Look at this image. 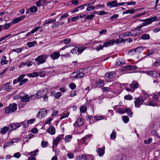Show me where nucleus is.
Returning a JSON list of instances; mask_svg holds the SVG:
<instances>
[{
    "mask_svg": "<svg viewBox=\"0 0 160 160\" xmlns=\"http://www.w3.org/2000/svg\"><path fill=\"white\" fill-rule=\"evenodd\" d=\"M17 109V105L15 103L10 104L8 107L6 108L5 109V112L7 113H12L15 112Z\"/></svg>",
    "mask_w": 160,
    "mask_h": 160,
    "instance_id": "1",
    "label": "nucleus"
},
{
    "mask_svg": "<svg viewBox=\"0 0 160 160\" xmlns=\"http://www.w3.org/2000/svg\"><path fill=\"white\" fill-rule=\"evenodd\" d=\"M159 100H158V97L156 94L153 95L152 99L149 100L147 102V104L149 106L153 107L157 106Z\"/></svg>",
    "mask_w": 160,
    "mask_h": 160,
    "instance_id": "2",
    "label": "nucleus"
},
{
    "mask_svg": "<svg viewBox=\"0 0 160 160\" xmlns=\"http://www.w3.org/2000/svg\"><path fill=\"white\" fill-rule=\"evenodd\" d=\"M157 19V17H155L151 18L145 19L144 22H145L142 23L140 25L139 28H142L144 26H147L151 23L152 22L155 21Z\"/></svg>",
    "mask_w": 160,
    "mask_h": 160,
    "instance_id": "3",
    "label": "nucleus"
},
{
    "mask_svg": "<svg viewBox=\"0 0 160 160\" xmlns=\"http://www.w3.org/2000/svg\"><path fill=\"white\" fill-rule=\"evenodd\" d=\"M139 26L137 27L130 31L131 36H135L141 34L142 31L141 29V28H139Z\"/></svg>",
    "mask_w": 160,
    "mask_h": 160,
    "instance_id": "4",
    "label": "nucleus"
},
{
    "mask_svg": "<svg viewBox=\"0 0 160 160\" xmlns=\"http://www.w3.org/2000/svg\"><path fill=\"white\" fill-rule=\"evenodd\" d=\"M144 48L142 46L138 47L135 49H131L129 51L128 53L132 55H133L135 53H139L142 52Z\"/></svg>",
    "mask_w": 160,
    "mask_h": 160,
    "instance_id": "5",
    "label": "nucleus"
},
{
    "mask_svg": "<svg viewBox=\"0 0 160 160\" xmlns=\"http://www.w3.org/2000/svg\"><path fill=\"white\" fill-rule=\"evenodd\" d=\"M47 111L46 109L42 108L38 112L37 117L40 118H42L47 115Z\"/></svg>",
    "mask_w": 160,
    "mask_h": 160,
    "instance_id": "6",
    "label": "nucleus"
},
{
    "mask_svg": "<svg viewBox=\"0 0 160 160\" xmlns=\"http://www.w3.org/2000/svg\"><path fill=\"white\" fill-rule=\"evenodd\" d=\"M144 101V100L142 98L140 97L138 98L136 100L134 101L135 107L139 108L140 105L142 104Z\"/></svg>",
    "mask_w": 160,
    "mask_h": 160,
    "instance_id": "7",
    "label": "nucleus"
},
{
    "mask_svg": "<svg viewBox=\"0 0 160 160\" xmlns=\"http://www.w3.org/2000/svg\"><path fill=\"white\" fill-rule=\"evenodd\" d=\"M20 126L21 124L20 123H13L12 124L9 126V131L11 132V131L14 130L20 127Z\"/></svg>",
    "mask_w": 160,
    "mask_h": 160,
    "instance_id": "8",
    "label": "nucleus"
},
{
    "mask_svg": "<svg viewBox=\"0 0 160 160\" xmlns=\"http://www.w3.org/2000/svg\"><path fill=\"white\" fill-rule=\"evenodd\" d=\"M115 42V40L114 39H111L103 43L104 47H108L112 46Z\"/></svg>",
    "mask_w": 160,
    "mask_h": 160,
    "instance_id": "9",
    "label": "nucleus"
},
{
    "mask_svg": "<svg viewBox=\"0 0 160 160\" xmlns=\"http://www.w3.org/2000/svg\"><path fill=\"white\" fill-rule=\"evenodd\" d=\"M60 53L58 52H54L50 55V57L53 60L58 59L60 57Z\"/></svg>",
    "mask_w": 160,
    "mask_h": 160,
    "instance_id": "10",
    "label": "nucleus"
},
{
    "mask_svg": "<svg viewBox=\"0 0 160 160\" xmlns=\"http://www.w3.org/2000/svg\"><path fill=\"white\" fill-rule=\"evenodd\" d=\"M36 61L38 62L37 64L38 65H39L42 63H43L45 62V60L44 59L43 56H38L35 59Z\"/></svg>",
    "mask_w": 160,
    "mask_h": 160,
    "instance_id": "11",
    "label": "nucleus"
},
{
    "mask_svg": "<svg viewBox=\"0 0 160 160\" xmlns=\"http://www.w3.org/2000/svg\"><path fill=\"white\" fill-rule=\"evenodd\" d=\"M64 135L63 134H61L59 135L55 139H54L53 142V145H57L59 142L61 140L62 138L63 137Z\"/></svg>",
    "mask_w": 160,
    "mask_h": 160,
    "instance_id": "12",
    "label": "nucleus"
},
{
    "mask_svg": "<svg viewBox=\"0 0 160 160\" xmlns=\"http://www.w3.org/2000/svg\"><path fill=\"white\" fill-rule=\"evenodd\" d=\"M115 75V72L114 71H112L106 73L105 74V77L107 78L112 79L114 78Z\"/></svg>",
    "mask_w": 160,
    "mask_h": 160,
    "instance_id": "13",
    "label": "nucleus"
},
{
    "mask_svg": "<svg viewBox=\"0 0 160 160\" xmlns=\"http://www.w3.org/2000/svg\"><path fill=\"white\" fill-rule=\"evenodd\" d=\"M117 1L116 0H114L111 2H109L107 3V5L110 8L117 7Z\"/></svg>",
    "mask_w": 160,
    "mask_h": 160,
    "instance_id": "14",
    "label": "nucleus"
},
{
    "mask_svg": "<svg viewBox=\"0 0 160 160\" xmlns=\"http://www.w3.org/2000/svg\"><path fill=\"white\" fill-rule=\"evenodd\" d=\"M33 62L32 61H30L29 60H27L25 62H22L20 63L19 65V68H21L23 66L27 65L28 67L31 66Z\"/></svg>",
    "mask_w": 160,
    "mask_h": 160,
    "instance_id": "15",
    "label": "nucleus"
},
{
    "mask_svg": "<svg viewBox=\"0 0 160 160\" xmlns=\"http://www.w3.org/2000/svg\"><path fill=\"white\" fill-rule=\"evenodd\" d=\"M105 149V147H103L102 148H98L97 149V152L99 154V156L101 157L105 153L104 150Z\"/></svg>",
    "mask_w": 160,
    "mask_h": 160,
    "instance_id": "16",
    "label": "nucleus"
},
{
    "mask_svg": "<svg viewBox=\"0 0 160 160\" xmlns=\"http://www.w3.org/2000/svg\"><path fill=\"white\" fill-rule=\"evenodd\" d=\"M83 125V122L82 119L81 118H78L77 121L74 124V126L78 125L79 126H82Z\"/></svg>",
    "mask_w": 160,
    "mask_h": 160,
    "instance_id": "17",
    "label": "nucleus"
},
{
    "mask_svg": "<svg viewBox=\"0 0 160 160\" xmlns=\"http://www.w3.org/2000/svg\"><path fill=\"white\" fill-rule=\"evenodd\" d=\"M146 74L153 78H157V77H156L157 72L155 71H147L146 72Z\"/></svg>",
    "mask_w": 160,
    "mask_h": 160,
    "instance_id": "18",
    "label": "nucleus"
},
{
    "mask_svg": "<svg viewBox=\"0 0 160 160\" xmlns=\"http://www.w3.org/2000/svg\"><path fill=\"white\" fill-rule=\"evenodd\" d=\"M41 28L40 26L36 27L34 29H32L31 32H28L25 35H24V36H31L32 34L34 33L35 32Z\"/></svg>",
    "mask_w": 160,
    "mask_h": 160,
    "instance_id": "19",
    "label": "nucleus"
},
{
    "mask_svg": "<svg viewBox=\"0 0 160 160\" xmlns=\"http://www.w3.org/2000/svg\"><path fill=\"white\" fill-rule=\"evenodd\" d=\"M130 86L132 88L135 89L138 87L139 85L136 81H133L131 83Z\"/></svg>",
    "mask_w": 160,
    "mask_h": 160,
    "instance_id": "20",
    "label": "nucleus"
},
{
    "mask_svg": "<svg viewBox=\"0 0 160 160\" xmlns=\"http://www.w3.org/2000/svg\"><path fill=\"white\" fill-rule=\"evenodd\" d=\"M47 132L51 135H53L55 132V128L53 127H50L48 129Z\"/></svg>",
    "mask_w": 160,
    "mask_h": 160,
    "instance_id": "21",
    "label": "nucleus"
},
{
    "mask_svg": "<svg viewBox=\"0 0 160 160\" xmlns=\"http://www.w3.org/2000/svg\"><path fill=\"white\" fill-rule=\"evenodd\" d=\"M92 4H84V6L85 7H87L86 9V10L88 11H92L95 9V7L93 6H92Z\"/></svg>",
    "mask_w": 160,
    "mask_h": 160,
    "instance_id": "22",
    "label": "nucleus"
},
{
    "mask_svg": "<svg viewBox=\"0 0 160 160\" xmlns=\"http://www.w3.org/2000/svg\"><path fill=\"white\" fill-rule=\"evenodd\" d=\"M88 158L85 154H82L78 156L76 160H87Z\"/></svg>",
    "mask_w": 160,
    "mask_h": 160,
    "instance_id": "23",
    "label": "nucleus"
},
{
    "mask_svg": "<svg viewBox=\"0 0 160 160\" xmlns=\"http://www.w3.org/2000/svg\"><path fill=\"white\" fill-rule=\"evenodd\" d=\"M6 59L7 58L5 56H4L2 57L0 62L1 65H5L8 63V61L6 60Z\"/></svg>",
    "mask_w": 160,
    "mask_h": 160,
    "instance_id": "24",
    "label": "nucleus"
},
{
    "mask_svg": "<svg viewBox=\"0 0 160 160\" xmlns=\"http://www.w3.org/2000/svg\"><path fill=\"white\" fill-rule=\"evenodd\" d=\"M118 110L120 114H124L128 110V108H118Z\"/></svg>",
    "mask_w": 160,
    "mask_h": 160,
    "instance_id": "25",
    "label": "nucleus"
},
{
    "mask_svg": "<svg viewBox=\"0 0 160 160\" xmlns=\"http://www.w3.org/2000/svg\"><path fill=\"white\" fill-rule=\"evenodd\" d=\"M9 130V128L6 126H4L3 128L1 129V132L2 134H5Z\"/></svg>",
    "mask_w": 160,
    "mask_h": 160,
    "instance_id": "26",
    "label": "nucleus"
},
{
    "mask_svg": "<svg viewBox=\"0 0 160 160\" xmlns=\"http://www.w3.org/2000/svg\"><path fill=\"white\" fill-rule=\"evenodd\" d=\"M21 100L23 102H27L29 100V97L28 95H25L21 97Z\"/></svg>",
    "mask_w": 160,
    "mask_h": 160,
    "instance_id": "27",
    "label": "nucleus"
},
{
    "mask_svg": "<svg viewBox=\"0 0 160 160\" xmlns=\"http://www.w3.org/2000/svg\"><path fill=\"white\" fill-rule=\"evenodd\" d=\"M116 132L115 129L112 131V132L110 135V138L111 139H114L116 138Z\"/></svg>",
    "mask_w": 160,
    "mask_h": 160,
    "instance_id": "28",
    "label": "nucleus"
},
{
    "mask_svg": "<svg viewBox=\"0 0 160 160\" xmlns=\"http://www.w3.org/2000/svg\"><path fill=\"white\" fill-rule=\"evenodd\" d=\"M126 69H129L130 70H135L137 69V67L135 66H131L128 65L125 67Z\"/></svg>",
    "mask_w": 160,
    "mask_h": 160,
    "instance_id": "29",
    "label": "nucleus"
},
{
    "mask_svg": "<svg viewBox=\"0 0 160 160\" xmlns=\"http://www.w3.org/2000/svg\"><path fill=\"white\" fill-rule=\"evenodd\" d=\"M150 37L148 34H145L142 35L141 38L142 40H147L150 39Z\"/></svg>",
    "mask_w": 160,
    "mask_h": 160,
    "instance_id": "30",
    "label": "nucleus"
},
{
    "mask_svg": "<svg viewBox=\"0 0 160 160\" xmlns=\"http://www.w3.org/2000/svg\"><path fill=\"white\" fill-rule=\"evenodd\" d=\"M124 63V61H123L122 59H118L116 62V64L118 66L122 65Z\"/></svg>",
    "mask_w": 160,
    "mask_h": 160,
    "instance_id": "31",
    "label": "nucleus"
},
{
    "mask_svg": "<svg viewBox=\"0 0 160 160\" xmlns=\"http://www.w3.org/2000/svg\"><path fill=\"white\" fill-rule=\"evenodd\" d=\"M84 73L81 72L80 71H78L76 73V78H82L84 76Z\"/></svg>",
    "mask_w": 160,
    "mask_h": 160,
    "instance_id": "32",
    "label": "nucleus"
},
{
    "mask_svg": "<svg viewBox=\"0 0 160 160\" xmlns=\"http://www.w3.org/2000/svg\"><path fill=\"white\" fill-rule=\"evenodd\" d=\"M9 82H7L4 84L5 87V89L7 91H9L12 88V87L11 86L9 85Z\"/></svg>",
    "mask_w": 160,
    "mask_h": 160,
    "instance_id": "33",
    "label": "nucleus"
},
{
    "mask_svg": "<svg viewBox=\"0 0 160 160\" xmlns=\"http://www.w3.org/2000/svg\"><path fill=\"white\" fill-rule=\"evenodd\" d=\"M135 12V11L134 9H129L124 11L123 12V14L129 13L132 14Z\"/></svg>",
    "mask_w": 160,
    "mask_h": 160,
    "instance_id": "34",
    "label": "nucleus"
},
{
    "mask_svg": "<svg viewBox=\"0 0 160 160\" xmlns=\"http://www.w3.org/2000/svg\"><path fill=\"white\" fill-rule=\"evenodd\" d=\"M87 108L85 106H82L80 108V111L82 113H84L86 111Z\"/></svg>",
    "mask_w": 160,
    "mask_h": 160,
    "instance_id": "35",
    "label": "nucleus"
},
{
    "mask_svg": "<svg viewBox=\"0 0 160 160\" xmlns=\"http://www.w3.org/2000/svg\"><path fill=\"white\" fill-rule=\"evenodd\" d=\"M97 85L100 87H103L104 85V81L101 79H99L98 80Z\"/></svg>",
    "mask_w": 160,
    "mask_h": 160,
    "instance_id": "36",
    "label": "nucleus"
},
{
    "mask_svg": "<svg viewBox=\"0 0 160 160\" xmlns=\"http://www.w3.org/2000/svg\"><path fill=\"white\" fill-rule=\"evenodd\" d=\"M30 10L32 12H36L38 10V8L35 6H33L30 8Z\"/></svg>",
    "mask_w": 160,
    "mask_h": 160,
    "instance_id": "37",
    "label": "nucleus"
},
{
    "mask_svg": "<svg viewBox=\"0 0 160 160\" xmlns=\"http://www.w3.org/2000/svg\"><path fill=\"white\" fill-rule=\"evenodd\" d=\"M11 22L9 23L8 24L6 23L4 25V26H3L5 30H7L9 28L11 27V24H12Z\"/></svg>",
    "mask_w": 160,
    "mask_h": 160,
    "instance_id": "38",
    "label": "nucleus"
},
{
    "mask_svg": "<svg viewBox=\"0 0 160 160\" xmlns=\"http://www.w3.org/2000/svg\"><path fill=\"white\" fill-rule=\"evenodd\" d=\"M124 41L125 40L124 39L119 38L115 40V42L116 44H120Z\"/></svg>",
    "mask_w": 160,
    "mask_h": 160,
    "instance_id": "39",
    "label": "nucleus"
},
{
    "mask_svg": "<svg viewBox=\"0 0 160 160\" xmlns=\"http://www.w3.org/2000/svg\"><path fill=\"white\" fill-rule=\"evenodd\" d=\"M69 115V113L68 112L65 113H63L60 119L62 120V119L68 117Z\"/></svg>",
    "mask_w": 160,
    "mask_h": 160,
    "instance_id": "40",
    "label": "nucleus"
},
{
    "mask_svg": "<svg viewBox=\"0 0 160 160\" xmlns=\"http://www.w3.org/2000/svg\"><path fill=\"white\" fill-rule=\"evenodd\" d=\"M78 47H76L73 48L71 51V52L73 54H76L78 52Z\"/></svg>",
    "mask_w": 160,
    "mask_h": 160,
    "instance_id": "41",
    "label": "nucleus"
},
{
    "mask_svg": "<svg viewBox=\"0 0 160 160\" xmlns=\"http://www.w3.org/2000/svg\"><path fill=\"white\" fill-rule=\"evenodd\" d=\"M28 81V79H26V78L24 79H23L22 80L19 81L20 83L19 84L20 86H21L22 85H23V84L27 82Z\"/></svg>",
    "mask_w": 160,
    "mask_h": 160,
    "instance_id": "42",
    "label": "nucleus"
},
{
    "mask_svg": "<svg viewBox=\"0 0 160 160\" xmlns=\"http://www.w3.org/2000/svg\"><path fill=\"white\" fill-rule=\"evenodd\" d=\"M72 137L71 135H68L66 136L65 138V141L67 142H69L70 141V140L71 139Z\"/></svg>",
    "mask_w": 160,
    "mask_h": 160,
    "instance_id": "43",
    "label": "nucleus"
},
{
    "mask_svg": "<svg viewBox=\"0 0 160 160\" xmlns=\"http://www.w3.org/2000/svg\"><path fill=\"white\" fill-rule=\"evenodd\" d=\"M62 95V93L61 92H58L55 93L54 94L55 98L56 99H58Z\"/></svg>",
    "mask_w": 160,
    "mask_h": 160,
    "instance_id": "44",
    "label": "nucleus"
},
{
    "mask_svg": "<svg viewBox=\"0 0 160 160\" xmlns=\"http://www.w3.org/2000/svg\"><path fill=\"white\" fill-rule=\"evenodd\" d=\"M142 92L143 95L144 97L146 98H148L149 97L150 95L149 93L147 92H145L143 91Z\"/></svg>",
    "mask_w": 160,
    "mask_h": 160,
    "instance_id": "45",
    "label": "nucleus"
},
{
    "mask_svg": "<svg viewBox=\"0 0 160 160\" xmlns=\"http://www.w3.org/2000/svg\"><path fill=\"white\" fill-rule=\"evenodd\" d=\"M36 43V41H34L32 42H30L27 43V45L29 47H33Z\"/></svg>",
    "mask_w": 160,
    "mask_h": 160,
    "instance_id": "46",
    "label": "nucleus"
},
{
    "mask_svg": "<svg viewBox=\"0 0 160 160\" xmlns=\"http://www.w3.org/2000/svg\"><path fill=\"white\" fill-rule=\"evenodd\" d=\"M94 118L97 120H99L102 119L104 118V117L103 116H95L94 117Z\"/></svg>",
    "mask_w": 160,
    "mask_h": 160,
    "instance_id": "47",
    "label": "nucleus"
},
{
    "mask_svg": "<svg viewBox=\"0 0 160 160\" xmlns=\"http://www.w3.org/2000/svg\"><path fill=\"white\" fill-rule=\"evenodd\" d=\"M122 120L124 123H127L129 121V118L128 116H124L122 117Z\"/></svg>",
    "mask_w": 160,
    "mask_h": 160,
    "instance_id": "48",
    "label": "nucleus"
},
{
    "mask_svg": "<svg viewBox=\"0 0 160 160\" xmlns=\"http://www.w3.org/2000/svg\"><path fill=\"white\" fill-rule=\"evenodd\" d=\"M160 59L158 60L156 62L153 64V66L155 67H157L160 65Z\"/></svg>",
    "mask_w": 160,
    "mask_h": 160,
    "instance_id": "49",
    "label": "nucleus"
},
{
    "mask_svg": "<svg viewBox=\"0 0 160 160\" xmlns=\"http://www.w3.org/2000/svg\"><path fill=\"white\" fill-rule=\"evenodd\" d=\"M129 36H131L130 32H124L122 34V37H127Z\"/></svg>",
    "mask_w": 160,
    "mask_h": 160,
    "instance_id": "50",
    "label": "nucleus"
},
{
    "mask_svg": "<svg viewBox=\"0 0 160 160\" xmlns=\"http://www.w3.org/2000/svg\"><path fill=\"white\" fill-rule=\"evenodd\" d=\"M69 86L72 89H74L76 88V85L74 83H72L69 84Z\"/></svg>",
    "mask_w": 160,
    "mask_h": 160,
    "instance_id": "51",
    "label": "nucleus"
},
{
    "mask_svg": "<svg viewBox=\"0 0 160 160\" xmlns=\"http://www.w3.org/2000/svg\"><path fill=\"white\" fill-rule=\"evenodd\" d=\"M132 98V96L130 94L126 95L124 96V99L128 100H131Z\"/></svg>",
    "mask_w": 160,
    "mask_h": 160,
    "instance_id": "52",
    "label": "nucleus"
},
{
    "mask_svg": "<svg viewBox=\"0 0 160 160\" xmlns=\"http://www.w3.org/2000/svg\"><path fill=\"white\" fill-rule=\"evenodd\" d=\"M48 144V142L47 141H43L41 142V145L43 148L46 147Z\"/></svg>",
    "mask_w": 160,
    "mask_h": 160,
    "instance_id": "53",
    "label": "nucleus"
},
{
    "mask_svg": "<svg viewBox=\"0 0 160 160\" xmlns=\"http://www.w3.org/2000/svg\"><path fill=\"white\" fill-rule=\"evenodd\" d=\"M152 139L151 138H149L147 140H145L144 141V142L146 144H148L152 142Z\"/></svg>",
    "mask_w": 160,
    "mask_h": 160,
    "instance_id": "54",
    "label": "nucleus"
},
{
    "mask_svg": "<svg viewBox=\"0 0 160 160\" xmlns=\"http://www.w3.org/2000/svg\"><path fill=\"white\" fill-rule=\"evenodd\" d=\"M118 14H115L111 17L110 19V20H112L116 19L118 17Z\"/></svg>",
    "mask_w": 160,
    "mask_h": 160,
    "instance_id": "55",
    "label": "nucleus"
},
{
    "mask_svg": "<svg viewBox=\"0 0 160 160\" xmlns=\"http://www.w3.org/2000/svg\"><path fill=\"white\" fill-rule=\"evenodd\" d=\"M86 48L85 47H80L79 48H78V52L81 53Z\"/></svg>",
    "mask_w": 160,
    "mask_h": 160,
    "instance_id": "56",
    "label": "nucleus"
},
{
    "mask_svg": "<svg viewBox=\"0 0 160 160\" xmlns=\"http://www.w3.org/2000/svg\"><path fill=\"white\" fill-rule=\"evenodd\" d=\"M25 32V31H22V32H19V33H18V35H20V36H18V37H19V38H20V39H22V38H25V37L26 36H24V35L23 36L21 34L22 33H24Z\"/></svg>",
    "mask_w": 160,
    "mask_h": 160,
    "instance_id": "57",
    "label": "nucleus"
},
{
    "mask_svg": "<svg viewBox=\"0 0 160 160\" xmlns=\"http://www.w3.org/2000/svg\"><path fill=\"white\" fill-rule=\"evenodd\" d=\"M42 1L41 0H40L38 1L37 2H36V5L38 7H39L40 6H42Z\"/></svg>",
    "mask_w": 160,
    "mask_h": 160,
    "instance_id": "58",
    "label": "nucleus"
},
{
    "mask_svg": "<svg viewBox=\"0 0 160 160\" xmlns=\"http://www.w3.org/2000/svg\"><path fill=\"white\" fill-rule=\"evenodd\" d=\"M38 76V74L37 72H33L31 74V76L32 77H35Z\"/></svg>",
    "mask_w": 160,
    "mask_h": 160,
    "instance_id": "59",
    "label": "nucleus"
},
{
    "mask_svg": "<svg viewBox=\"0 0 160 160\" xmlns=\"http://www.w3.org/2000/svg\"><path fill=\"white\" fill-rule=\"evenodd\" d=\"M63 41H64V43L67 44L71 42V40L69 38H67L63 40Z\"/></svg>",
    "mask_w": 160,
    "mask_h": 160,
    "instance_id": "60",
    "label": "nucleus"
},
{
    "mask_svg": "<svg viewBox=\"0 0 160 160\" xmlns=\"http://www.w3.org/2000/svg\"><path fill=\"white\" fill-rule=\"evenodd\" d=\"M12 50V52H16L18 53H20L22 51V49L20 48H18L16 49H13Z\"/></svg>",
    "mask_w": 160,
    "mask_h": 160,
    "instance_id": "61",
    "label": "nucleus"
},
{
    "mask_svg": "<svg viewBox=\"0 0 160 160\" xmlns=\"http://www.w3.org/2000/svg\"><path fill=\"white\" fill-rule=\"evenodd\" d=\"M94 17V15L93 14L88 15L87 16L86 18L88 20H91Z\"/></svg>",
    "mask_w": 160,
    "mask_h": 160,
    "instance_id": "62",
    "label": "nucleus"
},
{
    "mask_svg": "<svg viewBox=\"0 0 160 160\" xmlns=\"http://www.w3.org/2000/svg\"><path fill=\"white\" fill-rule=\"evenodd\" d=\"M25 16H26L25 15H23L21 16H20L18 17L17 18L18 19V21H19V22L21 21H22L23 19L25 17Z\"/></svg>",
    "mask_w": 160,
    "mask_h": 160,
    "instance_id": "63",
    "label": "nucleus"
},
{
    "mask_svg": "<svg viewBox=\"0 0 160 160\" xmlns=\"http://www.w3.org/2000/svg\"><path fill=\"white\" fill-rule=\"evenodd\" d=\"M87 156H88V159L89 160H94V158L92 155L91 154H88Z\"/></svg>",
    "mask_w": 160,
    "mask_h": 160,
    "instance_id": "64",
    "label": "nucleus"
}]
</instances>
